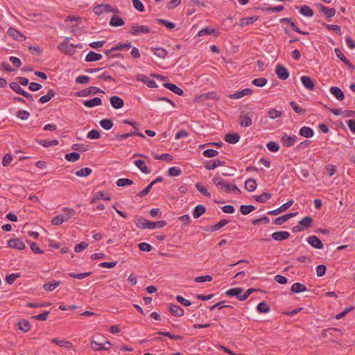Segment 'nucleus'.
Wrapping results in <instances>:
<instances>
[{"label": "nucleus", "instance_id": "nucleus-52", "mask_svg": "<svg viewBox=\"0 0 355 355\" xmlns=\"http://www.w3.org/2000/svg\"><path fill=\"white\" fill-rule=\"evenodd\" d=\"M80 154L77 152H72V153H67L66 155H65V159L68 161V162H76L77 160H78L80 159Z\"/></svg>", "mask_w": 355, "mask_h": 355}, {"label": "nucleus", "instance_id": "nucleus-19", "mask_svg": "<svg viewBox=\"0 0 355 355\" xmlns=\"http://www.w3.org/2000/svg\"><path fill=\"white\" fill-rule=\"evenodd\" d=\"M110 103L112 106L115 109H120L123 107L124 105V101L123 100L117 96H113L110 98Z\"/></svg>", "mask_w": 355, "mask_h": 355}, {"label": "nucleus", "instance_id": "nucleus-46", "mask_svg": "<svg viewBox=\"0 0 355 355\" xmlns=\"http://www.w3.org/2000/svg\"><path fill=\"white\" fill-rule=\"evenodd\" d=\"M258 19V17H250L246 18H242L240 20V26H245L250 25Z\"/></svg>", "mask_w": 355, "mask_h": 355}, {"label": "nucleus", "instance_id": "nucleus-47", "mask_svg": "<svg viewBox=\"0 0 355 355\" xmlns=\"http://www.w3.org/2000/svg\"><path fill=\"white\" fill-rule=\"evenodd\" d=\"M257 309L259 313H263L269 312L270 308L266 302L263 301L258 304Z\"/></svg>", "mask_w": 355, "mask_h": 355}, {"label": "nucleus", "instance_id": "nucleus-43", "mask_svg": "<svg viewBox=\"0 0 355 355\" xmlns=\"http://www.w3.org/2000/svg\"><path fill=\"white\" fill-rule=\"evenodd\" d=\"M60 284V281L53 280V282L46 283L43 288L45 291H52Z\"/></svg>", "mask_w": 355, "mask_h": 355}, {"label": "nucleus", "instance_id": "nucleus-56", "mask_svg": "<svg viewBox=\"0 0 355 355\" xmlns=\"http://www.w3.org/2000/svg\"><path fill=\"white\" fill-rule=\"evenodd\" d=\"M92 171L89 168H83L76 172V175L78 177H87L92 173Z\"/></svg>", "mask_w": 355, "mask_h": 355}, {"label": "nucleus", "instance_id": "nucleus-20", "mask_svg": "<svg viewBox=\"0 0 355 355\" xmlns=\"http://www.w3.org/2000/svg\"><path fill=\"white\" fill-rule=\"evenodd\" d=\"M169 312L171 315L176 317H182L184 315V309L175 304H171L169 306Z\"/></svg>", "mask_w": 355, "mask_h": 355}, {"label": "nucleus", "instance_id": "nucleus-6", "mask_svg": "<svg viewBox=\"0 0 355 355\" xmlns=\"http://www.w3.org/2000/svg\"><path fill=\"white\" fill-rule=\"evenodd\" d=\"M8 246L17 250H24L26 248V245L23 241L18 238L11 239L8 242Z\"/></svg>", "mask_w": 355, "mask_h": 355}, {"label": "nucleus", "instance_id": "nucleus-13", "mask_svg": "<svg viewBox=\"0 0 355 355\" xmlns=\"http://www.w3.org/2000/svg\"><path fill=\"white\" fill-rule=\"evenodd\" d=\"M307 242L315 249H322L323 243L316 236H311L307 239Z\"/></svg>", "mask_w": 355, "mask_h": 355}, {"label": "nucleus", "instance_id": "nucleus-62", "mask_svg": "<svg viewBox=\"0 0 355 355\" xmlns=\"http://www.w3.org/2000/svg\"><path fill=\"white\" fill-rule=\"evenodd\" d=\"M101 132L99 130L93 129L89 131L87 135V137L90 139H97L100 138Z\"/></svg>", "mask_w": 355, "mask_h": 355}, {"label": "nucleus", "instance_id": "nucleus-40", "mask_svg": "<svg viewBox=\"0 0 355 355\" xmlns=\"http://www.w3.org/2000/svg\"><path fill=\"white\" fill-rule=\"evenodd\" d=\"M18 328L24 332H27L31 329V324L26 320H21L18 322Z\"/></svg>", "mask_w": 355, "mask_h": 355}, {"label": "nucleus", "instance_id": "nucleus-38", "mask_svg": "<svg viewBox=\"0 0 355 355\" xmlns=\"http://www.w3.org/2000/svg\"><path fill=\"white\" fill-rule=\"evenodd\" d=\"M51 343L61 347L71 348L72 347V343L71 342L59 340L58 338H53L51 340Z\"/></svg>", "mask_w": 355, "mask_h": 355}, {"label": "nucleus", "instance_id": "nucleus-58", "mask_svg": "<svg viewBox=\"0 0 355 355\" xmlns=\"http://www.w3.org/2000/svg\"><path fill=\"white\" fill-rule=\"evenodd\" d=\"M290 105L291 106V107L293 108V110L297 114H300V115H302V114H304L305 112H306V109L305 108H302V107H300L297 104L294 102V101H291L290 102Z\"/></svg>", "mask_w": 355, "mask_h": 355}, {"label": "nucleus", "instance_id": "nucleus-35", "mask_svg": "<svg viewBox=\"0 0 355 355\" xmlns=\"http://www.w3.org/2000/svg\"><path fill=\"white\" fill-rule=\"evenodd\" d=\"M135 166L138 167L143 173L146 174H149L150 173V170L146 166L144 161L141 159H137L134 162Z\"/></svg>", "mask_w": 355, "mask_h": 355}, {"label": "nucleus", "instance_id": "nucleus-21", "mask_svg": "<svg viewBox=\"0 0 355 355\" xmlns=\"http://www.w3.org/2000/svg\"><path fill=\"white\" fill-rule=\"evenodd\" d=\"M164 87L179 96H182L184 94L183 89L180 88L175 84L166 83L164 84Z\"/></svg>", "mask_w": 355, "mask_h": 355}, {"label": "nucleus", "instance_id": "nucleus-30", "mask_svg": "<svg viewBox=\"0 0 355 355\" xmlns=\"http://www.w3.org/2000/svg\"><path fill=\"white\" fill-rule=\"evenodd\" d=\"M55 95V92L53 89H49L46 95L41 96L39 102L41 103H46L52 99Z\"/></svg>", "mask_w": 355, "mask_h": 355}, {"label": "nucleus", "instance_id": "nucleus-28", "mask_svg": "<svg viewBox=\"0 0 355 355\" xmlns=\"http://www.w3.org/2000/svg\"><path fill=\"white\" fill-rule=\"evenodd\" d=\"M124 20L117 15H113L110 20V25L112 27L121 26L124 25Z\"/></svg>", "mask_w": 355, "mask_h": 355}, {"label": "nucleus", "instance_id": "nucleus-41", "mask_svg": "<svg viewBox=\"0 0 355 355\" xmlns=\"http://www.w3.org/2000/svg\"><path fill=\"white\" fill-rule=\"evenodd\" d=\"M313 222V218L311 216H306L303 218L300 222L299 224L301 227H303L304 229H307L311 226V223Z\"/></svg>", "mask_w": 355, "mask_h": 355}, {"label": "nucleus", "instance_id": "nucleus-25", "mask_svg": "<svg viewBox=\"0 0 355 355\" xmlns=\"http://www.w3.org/2000/svg\"><path fill=\"white\" fill-rule=\"evenodd\" d=\"M101 104L102 100L99 97H94L90 100L83 101V105L87 107H93L101 105Z\"/></svg>", "mask_w": 355, "mask_h": 355}, {"label": "nucleus", "instance_id": "nucleus-44", "mask_svg": "<svg viewBox=\"0 0 355 355\" xmlns=\"http://www.w3.org/2000/svg\"><path fill=\"white\" fill-rule=\"evenodd\" d=\"M196 188L203 196H205L206 197H210L211 196V193L208 191L207 188L202 183L197 182L196 184Z\"/></svg>", "mask_w": 355, "mask_h": 355}, {"label": "nucleus", "instance_id": "nucleus-59", "mask_svg": "<svg viewBox=\"0 0 355 355\" xmlns=\"http://www.w3.org/2000/svg\"><path fill=\"white\" fill-rule=\"evenodd\" d=\"M91 274H92V272H83V273L69 272L68 274V275L72 278L82 279L89 277Z\"/></svg>", "mask_w": 355, "mask_h": 355}, {"label": "nucleus", "instance_id": "nucleus-24", "mask_svg": "<svg viewBox=\"0 0 355 355\" xmlns=\"http://www.w3.org/2000/svg\"><path fill=\"white\" fill-rule=\"evenodd\" d=\"M331 93L340 101L345 98V94L340 88L334 86L330 88Z\"/></svg>", "mask_w": 355, "mask_h": 355}, {"label": "nucleus", "instance_id": "nucleus-63", "mask_svg": "<svg viewBox=\"0 0 355 355\" xmlns=\"http://www.w3.org/2000/svg\"><path fill=\"white\" fill-rule=\"evenodd\" d=\"M268 80L265 78H258L252 80V84L257 87H263L266 85Z\"/></svg>", "mask_w": 355, "mask_h": 355}, {"label": "nucleus", "instance_id": "nucleus-23", "mask_svg": "<svg viewBox=\"0 0 355 355\" xmlns=\"http://www.w3.org/2000/svg\"><path fill=\"white\" fill-rule=\"evenodd\" d=\"M214 35L215 37H218L220 33L217 32L214 28H209V27H205V28L200 30L198 35V36H204V35Z\"/></svg>", "mask_w": 355, "mask_h": 355}, {"label": "nucleus", "instance_id": "nucleus-49", "mask_svg": "<svg viewBox=\"0 0 355 355\" xmlns=\"http://www.w3.org/2000/svg\"><path fill=\"white\" fill-rule=\"evenodd\" d=\"M256 207L254 205H241L240 207V211L243 215H248L250 212L254 211Z\"/></svg>", "mask_w": 355, "mask_h": 355}, {"label": "nucleus", "instance_id": "nucleus-33", "mask_svg": "<svg viewBox=\"0 0 355 355\" xmlns=\"http://www.w3.org/2000/svg\"><path fill=\"white\" fill-rule=\"evenodd\" d=\"M306 291V286L301 283H295L291 288V291L294 293H299Z\"/></svg>", "mask_w": 355, "mask_h": 355}, {"label": "nucleus", "instance_id": "nucleus-57", "mask_svg": "<svg viewBox=\"0 0 355 355\" xmlns=\"http://www.w3.org/2000/svg\"><path fill=\"white\" fill-rule=\"evenodd\" d=\"M65 220L64 215L60 214L53 218L51 220V224L53 225H59L64 223Z\"/></svg>", "mask_w": 355, "mask_h": 355}, {"label": "nucleus", "instance_id": "nucleus-1", "mask_svg": "<svg viewBox=\"0 0 355 355\" xmlns=\"http://www.w3.org/2000/svg\"><path fill=\"white\" fill-rule=\"evenodd\" d=\"M69 40L70 38L66 37L65 40L58 46V49L65 55H73L76 53V49H81L83 45L80 44L76 45L73 44H68Z\"/></svg>", "mask_w": 355, "mask_h": 355}, {"label": "nucleus", "instance_id": "nucleus-17", "mask_svg": "<svg viewBox=\"0 0 355 355\" xmlns=\"http://www.w3.org/2000/svg\"><path fill=\"white\" fill-rule=\"evenodd\" d=\"M243 288L240 287L233 288L227 290L225 294L227 296L236 297L240 301H243V299L241 298L242 295L241 294L243 293Z\"/></svg>", "mask_w": 355, "mask_h": 355}, {"label": "nucleus", "instance_id": "nucleus-61", "mask_svg": "<svg viewBox=\"0 0 355 355\" xmlns=\"http://www.w3.org/2000/svg\"><path fill=\"white\" fill-rule=\"evenodd\" d=\"M10 87L16 93L21 95L24 92V89L19 86V83L17 82H12L10 83Z\"/></svg>", "mask_w": 355, "mask_h": 355}, {"label": "nucleus", "instance_id": "nucleus-39", "mask_svg": "<svg viewBox=\"0 0 355 355\" xmlns=\"http://www.w3.org/2000/svg\"><path fill=\"white\" fill-rule=\"evenodd\" d=\"M272 198V194L270 193L264 192L259 196H254V198L256 201L261 203L266 202L268 200Z\"/></svg>", "mask_w": 355, "mask_h": 355}, {"label": "nucleus", "instance_id": "nucleus-48", "mask_svg": "<svg viewBox=\"0 0 355 355\" xmlns=\"http://www.w3.org/2000/svg\"><path fill=\"white\" fill-rule=\"evenodd\" d=\"M37 142L42 145L44 147H49L52 146H57L58 145L59 142L57 139H53L51 141H46V140H37Z\"/></svg>", "mask_w": 355, "mask_h": 355}, {"label": "nucleus", "instance_id": "nucleus-7", "mask_svg": "<svg viewBox=\"0 0 355 355\" xmlns=\"http://www.w3.org/2000/svg\"><path fill=\"white\" fill-rule=\"evenodd\" d=\"M225 164V162L224 161L211 159L206 161L204 164V166L207 170H213L219 166H223Z\"/></svg>", "mask_w": 355, "mask_h": 355}, {"label": "nucleus", "instance_id": "nucleus-54", "mask_svg": "<svg viewBox=\"0 0 355 355\" xmlns=\"http://www.w3.org/2000/svg\"><path fill=\"white\" fill-rule=\"evenodd\" d=\"M154 54L160 58H165L167 55V51L161 47L154 49Z\"/></svg>", "mask_w": 355, "mask_h": 355}, {"label": "nucleus", "instance_id": "nucleus-3", "mask_svg": "<svg viewBox=\"0 0 355 355\" xmlns=\"http://www.w3.org/2000/svg\"><path fill=\"white\" fill-rule=\"evenodd\" d=\"M212 181L214 184L218 187V189L220 191H225L227 193H230V184L226 182L220 176L216 175Z\"/></svg>", "mask_w": 355, "mask_h": 355}, {"label": "nucleus", "instance_id": "nucleus-5", "mask_svg": "<svg viewBox=\"0 0 355 355\" xmlns=\"http://www.w3.org/2000/svg\"><path fill=\"white\" fill-rule=\"evenodd\" d=\"M275 73L280 80H285L289 77V72L286 67L281 64H278L275 68Z\"/></svg>", "mask_w": 355, "mask_h": 355}, {"label": "nucleus", "instance_id": "nucleus-26", "mask_svg": "<svg viewBox=\"0 0 355 355\" xmlns=\"http://www.w3.org/2000/svg\"><path fill=\"white\" fill-rule=\"evenodd\" d=\"M135 223L138 228H140L141 230L149 229V225H148V223H149V220H147L144 217L140 216L139 218H137L135 220Z\"/></svg>", "mask_w": 355, "mask_h": 355}, {"label": "nucleus", "instance_id": "nucleus-12", "mask_svg": "<svg viewBox=\"0 0 355 355\" xmlns=\"http://www.w3.org/2000/svg\"><path fill=\"white\" fill-rule=\"evenodd\" d=\"M297 214H298V212L296 211V212L288 213L284 216H279V217L275 218V220L274 221V224H275L277 225H281L287 221L288 219L295 216Z\"/></svg>", "mask_w": 355, "mask_h": 355}, {"label": "nucleus", "instance_id": "nucleus-51", "mask_svg": "<svg viewBox=\"0 0 355 355\" xmlns=\"http://www.w3.org/2000/svg\"><path fill=\"white\" fill-rule=\"evenodd\" d=\"M282 112L281 111L277 110L275 108H270L268 111V116L271 119H275L276 118H279L282 116Z\"/></svg>", "mask_w": 355, "mask_h": 355}, {"label": "nucleus", "instance_id": "nucleus-60", "mask_svg": "<svg viewBox=\"0 0 355 355\" xmlns=\"http://www.w3.org/2000/svg\"><path fill=\"white\" fill-rule=\"evenodd\" d=\"M132 184H133V181L128 178H121V179H119L116 182V185L120 187L128 186V185H132Z\"/></svg>", "mask_w": 355, "mask_h": 355}, {"label": "nucleus", "instance_id": "nucleus-8", "mask_svg": "<svg viewBox=\"0 0 355 355\" xmlns=\"http://www.w3.org/2000/svg\"><path fill=\"white\" fill-rule=\"evenodd\" d=\"M297 141V137L293 136H288L287 134H284L281 137V142L282 143L283 146L285 147H291Z\"/></svg>", "mask_w": 355, "mask_h": 355}, {"label": "nucleus", "instance_id": "nucleus-2", "mask_svg": "<svg viewBox=\"0 0 355 355\" xmlns=\"http://www.w3.org/2000/svg\"><path fill=\"white\" fill-rule=\"evenodd\" d=\"M98 93H100V94H105V92L103 90H102L101 89L98 88V87H94V86H92V87H89L87 89H83L80 92H78L76 93V96H78V97H86V96H88L89 95H92V94H98Z\"/></svg>", "mask_w": 355, "mask_h": 355}, {"label": "nucleus", "instance_id": "nucleus-50", "mask_svg": "<svg viewBox=\"0 0 355 355\" xmlns=\"http://www.w3.org/2000/svg\"><path fill=\"white\" fill-rule=\"evenodd\" d=\"M156 334H159V335L164 336L168 337L169 338L173 339V340H183V338H184L183 336H182L180 335H173L168 331H158Z\"/></svg>", "mask_w": 355, "mask_h": 355}, {"label": "nucleus", "instance_id": "nucleus-10", "mask_svg": "<svg viewBox=\"0 0 355 355\" xmlns=\"http://www.w3.org/2000/svg\"><path fill=\"white\" fill-rule=\"evenodd\" d=\"M8 34L15 40L24 41L26 39V37L21 33L12 27L8 28Z\"/></svg>", "mask_w": 355, "mask_h": 355}, {"label": "nucleus", "instance_id": "nucleus-11", "mask_svg": "<svg viewBox=\"0 0 355 355\" xmlns=\"http://www.w3.org/2000/svg\"><path fill=\"white\" fill-rule=\"evenodd\" d=\"M253 93V91L252 89L250 88H245V89H243L239 92H236V93L234 94H230L228 95V97L230 98H241L245 96H247V95H251Z\"/></svg>", "mask_w": 355, "mask_h": 355}, {"label": "nucleus", "instance_id": "nucleus-15", "mask_svg": "<svg viewBox=\"0 0 355 355\" xmlns=\"http://www.w3.org/2000/svg\"><path fill=\"white\" fill-rule=\"evenodd\" d=\"M301 81L305 88L309 90L313 91L315 89V83L313 80L307 76H303L301 77Z\"/></svg>", "mask_w": 355, "mask_h": 355}, {"label": "nucleus", "instance_id": "nucleus-36", "mask_svg": "<svg viewBox=\"0 0 355 355\" xmlns=\"http://www.w3.org/2000/svg\"><path fill=\"white\" fill-rule=\"evenodd\" d=\"M300 12L306 17H311L314 15L313 10L308 6L303 5L300 8Z\"/></svg>", "mask_w": 355, "mask_h": 355}, {"label": "nucleus", "instance_id": "nucleus-9", "mask_svg": "<svg viewBox=\"0 0 355 355\" xmlns=\"http://www.w3.org/2000/svg\"><path fill=\"white\" fill-rule=\"evenodd\" d=\"M293 203H294V200H290L287 202L283 204L279 208H277L275 210L269 211L268 212V214L272 215V216L277 215L279 213L283 212V211H286V209H288Z\"/></svg>", "mask_w": 355, "mask_h": 355}, {"label": "nucleus", "instance_id": "nucleus-45", "mask_svg": "<svg viewBox=\"0 0 355 355\" xmlns=\"http://www.w3.org/2000/svg\"><path fill=\"white\" fill-rule=\"evenodd\" d=\"M100 125L103 128L108 130L113 127L114 123L112 119H104L100 121Z\"/></svg>", "mask_w": 355, "mask_h": 355}, {"label": "nucleus", "instance_id": "nucleus-18", "mask_svg": "<svg viewBox=\"0 0 355 355\" xmlns=\"http://www.w3.org/2000/svg\"><path fill=\"white\" fill-rule=\"evenodd\" d=\"M240 139V135L237 132H230L225 135L224 140L230 144H234Z\"/></svg>", "mask_w": 355, "mask_h": 355}, {"label": "nucleus", "instance_id": "nucleus-53", "mask_svg": "<svg viewBox=\"0 0 355 355\" xmlns=\"http://www.w3.org/2000/svg\"><path fill=\"white\" fill-rule=\"evenodd\" d=\"M153 157L157 160H164L167 162H170L173 160V156L168 153H164L160 155H155Z\"/></svg>", "mask_w": 355, "mask_h": 355}, {"label": "nucleus", "instance_id": "nucleus-31", "mask_svg": "<svg viewBox=\"0 0 355 355\" xmlns=\"http://www.w3.org/2000/svg\"><path fill=\"white\" fill-rule=\"evenodd\" d=\"M101 58V54L97 53L94 51H89V53L86 55L85 60L86 62H91L100 60Z\"/></svg>", "mask_w": 355, "mask_h": 355}, {"label": "nucleus", "instance_id": "nucleus-22", "mask_svg": "<svg viewBox=\"0 0 355 355\" xmlns=\"http://www.w3.org/2000/svg\"><path fill=\"white\" fill-rule=\"evenodd\" d=\"M137 79L144 82L150 88L157 87V83L154 80H151L149 78L146 77L144 75H137Z\"/></svg>", "mask_w": 355, "mask_h": 355}, {"label": "nucleus", "instance_id": "nucleus-37", "mask_svg": "<svg viewBox=\"0 0 355 355\" xmlns=\"http://www.w3.org/2000/svg\"><path fill=\"white\" fill-rule=\"evenodd\" d=\"M257 188V182L253 178H249L245 183V189L248 191H253Z\"/></svg>", "mask_w": 355, "mask_h": 355}, {"label": "nucleus", "instance_id": "nucleus-27", "mask_svg": "<svg viewBox=\"0 0 355 355\" xmlns=\"http://www.w3.org/2000/svg\"><path fill=\"white\" fill-rule=\"evenodd\" d=\"M239 123L242 127H249L252 125V119L249 116V113L239 116Z\"/></svg>", "mask_w": 355, "mask_h": 355}, {"label": "nucleus", "instance_id": "nucleus-4", "mask_svg": "<svg viewBox=\"0 0 355 355\" xmlns=\"http://www.w3.org/2000/svg\"><path fill=\"white\" fill-rule=\"evenodd\" d=\"M150 33V28L144 25L132 24L129 33L132 35H138L139 34H145Z\"/></svg>", "mask_w": 355, "mask_h": 355}, {"label": "nucleus", "instance_id": "nucleus-29", "mask_svg": "<svg viewBox=\"0 0 355 355\" xmlns=\"http://www.w3.org/2000/svg\"><path fill=\"white\" fill-rule=\"evenodd\" d=\"M206 212V207L203 205H198L195 207L193 211V216L194 218H198Z\"/></svg>", "mask_w": 355, "mask_h": 355}, {"label": "nucleus", "instance_id": "nucleus-34", "mask_svg": "<svg viewBox=\"0 0 355 355\" xmlns=\"http://www.w3.org/2000/svg\"><path fill=\"white\" fill-rule=\"evenodd\" d=\"M314 132L312 128L307 127V126H303L300 130V136H302L306 138H310L313 136Z\"/></svg>", "mask_w": 355, "mask_h": 355}, {"label": "nucleus", "instance_id": "nucleus-16", "mask_svg": "<svg viewBox=\"0 0 355 355\" xmlns=\"http://www.w3.org/2000/svg\"><path fill=\"white\" fill-rule=\"evenodd\" d=\"M290 233L286 231L275 232L272 234L271 237L275 241H284L288 239Z\"/></svg>", "mask_w": 355, "mask_h": 355}, {"label": "nucleus", "instance_id": "nucleus-42", "mask_svg": "<svg viewBox=\"0 0 355 355\" xmlns=\"http://www.w3.org/2000/svg\"><path fill=\"white\" fill-rule=\"evenodd\" d=\"M166 222L165 220H159V221H149L148 225H149V229H155V228H162L166 225Z\"/></svg>", "mask_w": 355, "mask_h": 355}, {"label": "nucleus", "instance_id": "nucleus-64", "mask_svg": "<svg viewBox=\"0 0 355 355\" xmlns=\"http://www.w3.org/2000/svg\"><path fill=\"white\" fill-rule=\"evenodd\" d=\"M181 170L178 167H171L168 170V175L171 177H176L181 174Z\"/></svg>", "mask_w": 355, "mask_h": 355}, {"label": "nucleus", "instance_id": "nucleus-32", "mask_svg": "<svg viewBox=\"0 0 355 355\" xmlns=\"http://www.w3.org/2000/svg\"><path fill=\"white\" fill-rule=\"evenodd\" d=\"M98 199H103V200H111V198L110 196H105L104 191H98L96 193H94V198L92 199V200L90 201V203L91 204H94L96 202V201Z\"/></svg>", "mask_w": 355, "mask_h": 355}, {"label": "nucleus", "instance_id": "nucleus-14", "mask_svg": "<svg viewBox=\"0 0 355 355\" xmlns=\"http://www.w3.org/2000/svg\"><path fill=\"white\" fill-rule=\"evenodd\" d=\"M318 8H319L320 10L328 19L333 17L336 15V10L333 8H328L322 4H319Z\"/></svg>", "mask_w": 355, "mask_h": 355}, {"label": "nucleus", "instance_id": "nucleus-55", "mask_svg": "<svg viewBox=\"0 0 355 355\" xmlns=\"http://www.w3.org/2000/svg\"><path fill=\"white\" fill-rule=\"evenodd\" d=\"M157 21L159 24L166 26L168 29H173L175 27V24L172 21L164 19H157Z\"/></svg>", "mask_w": 355, "mask_h": 355}]
</instances>
